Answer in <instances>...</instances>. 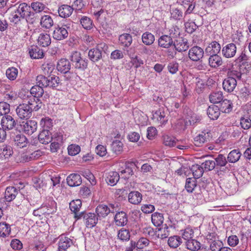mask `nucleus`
<instances>
[{"label": "nucleus", "instance_id": "obj_19", "mask_svg": "<svg viewBox=\"0 0 251 251\" xmlns=\"http://www.w3.org/2000/svg\"><path fill=\"white\" fill-rule=\"evenodd\" d=\"M237 85V80L235 79L226 78L223 82V87L225 91L230 93L233 91Z\"/></svg>", "mask_w": 251, "mask_h": 251}, {"label": "nucleus", "instance_id": "obj_57", "mask_svg": "<svg viewBox=\"0 0 251 251\" xmlns=\"http://www.w3.org/2000/svg\"><path fill=\"white\" fill-rule=\"evenodd\" d=\"M182 236L184 240H186V241H188V240L192 239L194 236V231L193 229L189 227L186 228L183 231Z\"/></svg>", "mask_w": 251, "mask_h": 251}, {"label": "nucleus", "instance_id": "obj_23", "mask_svg": "<svg viewBox=\"0 0 251 251\" xmlns=\"http://www.w3.org/2000/svg\"><path fill=\"white\" fill-rule=\"evenodd\" d=\"M67 182L70 186L75 187L80 185L81 184L82 180L79 175L73 174L67 177Z\"/></svg>", "mask_w": 251, "mask_h": 251}, {"label": "nucleus", "instance_id": "obj_29", "mask_svg": "<svg viewBox=\"0 0 251 251\" xmlns=\"http://www.w3.org/2000/svg\"><path fill=\"white\" fill-rule=\"evenodd\" d=\"M221 47L217 41L211 42L205 49L206 53L208 54H218L221 50Z\"/></svg>", "mask_w": 251, "mask_h": 251}, {"label": "nucleus", "instance_id": "obj_47", "mask_svg": "<svg viewBox=\"0 0 251 251\" xmlns=\"http://www.w3.org/2000/svg\"><path fill=\"white\" fill-rule=\"evenodd\" d=\"M11 232L10 226L6 223H0V236L6 237L8 236Z\"/></svg>", "mask_w": 251, "mask_h": 251}, {"label": "nucleus", "instance_id": "obj_37", "mask_svg": "<svg viewBox=\"0 0 251 251\" xmlns=\"http://www.w3.org/2000/svg\"><path fill=\"white\" fill-rule=\"evenodd\" d=\"M96 212L99 218H105L110 213V210L108 208V206L100 204L96 208Z\"/></svg>", "mask_w": 251, "mask_h": 251}, {"label": "nucleus", "instance_id": "obj_21", "mask_svg": "<svg viewBox=\"0 0 251 251\" xmlns=\"http://www.w3.org/2000/svg\"><path fill=\"white\" fill-rule=\"evenodd\" d=\"M208 55H209L208 64L211 68H216L222 65V58L220 56L218 55V54Z\"/></svg>", "mask_w": 251, "mask_h": 251}, {"label": "nucleus", "instance_id": "obj_18", "mask_svg": "<svg viewBox=\"0 0 251 251\" xmlns=\"http://www.w3.org/2000/svg\"><path fill=\"white\" fill-rule=\"evenodd\" d=\"M56 68L59 72L66 74L71 69V63L68 60L62 58L58 62Z\"/></svg>", "mask_w": 251, "mask_h": 251}, {"label": "nucleus", "instance_id": "obj_16", "mask_svg": "<svg viewBox=\"0 0 251 251\" xmlns=\"http://www.w3.org/2000/svg\"><path fill=\"white\" fill-rule=\"evenodd\" d=\"M37 128V123L34 120L27 121L23 125V129L24 131L28 134L31 135Z\"/></svg>", "mask_w": 251, "mask_h": 251}, {"label": "nucleus", "instance_id": "obj_55", "mask_svg": "<svg viewBox=\"0 0 251 251\" xmlns=\"http://www.w3.org/2000/svg\"><path fill=\"white\" fill-rule=\"evenodd\" d=\"M18 69L14 67L9 68L6 71V75L7 78L11 80H15L18 75Z\"/></svg>", "mask_w": 251, "mask_h": 251}, {"label": "nucleus", "instance_id": "obj_53", "mask_svg": "<svg viewBox=\"0 0 251 251\" xmlns=\"http://www.w3.org/2000/svg\"><path fill=\"white\" fill-rule=\"evenodd\" d=\"M49 87L56 88L60 84V80L58 76L56 75H49Z\"/></svg>", "mask_w": 251, "mask_h": 251}, {"label": "nucleus", "instance_id": "obj_33", "mask_svg": "<svg viewBox=\"0 0 251 251\" xmlns=\"http://www.w3.org/2000/svg\"><path fill=\"white\" fill-rule=\"evenodd\" d=\"M220 110L225 113H229L232 109V103L228 100L225 99L220 102Z\"/></svg>", "mask_w": 251, "mask_h": 251}, {"label": "nucleus", "instance_id": "obj_28", "mask_svg": "<svg viewBox=\"0 0 251 251\" xmlns=\"http://www.w3.org/2000/svg\"><path fill=\"white\" fill-rule=\"evenodd\" d=\"M14 144L17 147L20 148H23L26 146L27 144V139L26 137L23 134L18 133L13 136Z\"/></svg>", "mask_w": 251, "mask_h": 251}, {"label": "nucleus", "instance_id": "obj_40", "mask_svg": "<svg viewBox=\"0 0 251 251\" xmlns=\"http://www.w3.org/2000/svg\"><path fill=\"white\" fill-rule=\"evenodd\" d=\"M151 222L155 226H161L164 221L163 214L158 212H155L151 215Z\"/></svg>", "mask_w": 251, "mask_h": 251}, {"label": "nucleus", "instance_id": "obj_64", "mask_svg": "<svg viewBox=\"0 0 251 251\" xmlns=\"http://www.w3.org/2000/svg\"><path fill=\"white\" fill-rule=\"evenodd\" d=\"M55 66L51 63L44 64L42 65V70L45 75H50L54 70Z\"/></svg>", "mask_w": 251, "mask_h": 251}, {"label": "nucleus", "instance_id": "obj_10", "mask_svg": "<svg viewBox=\"0 0 251 251\" xmlns=\"http://www.w3.org/2000/svg\"><path fill=\"white\" fill-rule=\"evenodd\" d=\"M58 239V251H65L73 244V240L65 234L60 235Z\"/></svg>", "mask_w": 251, "mask_h": 251}, {"label": "nucleus", "instance_id": "obj_44", "mask_svg": "<svg viewBox=\"0 0 251 251\" xmlns=\"http://www.w3.org/2000/svg\"><path fill=\"white\" fill-rule=\"evenodd\" d=\"M223 99V93L221 91L213 92L209 95V100L213 103L220 102Z\"/></svg>", "mask_w": 251, "mask_h": 251}, {"label": "nucleus", "instance_id": "obj_48", "mask_svg": "<svg viewBox=\"0 0 251 251\" xmlns=\"http://www.w3.org/2000/svg\"><path fill=\"white\" fill-rule=\"evenodd\" d=\"M49 76L46 77L43 75H39L36 77L37 84L42 88L49 87Z\"/></svg>", "mask_w": 251, "mask_h": 251}, {"label": "nucleus", "instance_id": "obj_35", "mask_svg": "<svg viewBox=\"0 0 251 251\" xmlns=\"http://www.w3.org/2000/svg\"><path fill=\"white\" fill-rule=\"evenodd\" d=\"M153 119H156L161 124H164L167 121L166 113L163 108H159L152 114Z\"/></svg>", "mask_w": 251, "mask_h": 251}, {"label": "nucleus", "instance_id": "obj_13", "mask_svg": "<svg viewBox=\"0 0 251 251\" xmlns=\"http://www.w3.org/2000/svg\"><path fill=\"white\" fill-rule=\"evenodd\" d=\"M25 101L32 111H38L42 107L43 105L40 98L33 96H27V100Z\"/></svg>", "mask_w": 251, "mask_h": 251}, {"label": "nucleus", "instance_id": "obj_34", "mask_svg": "<svg viewBox=\"0 0 251 251\" xmlns=\"http://www.w3.org/2000/svg\"><path fill=\"white\" fill-rule=\"evenodd\" d=\"M38 43L43 47L49 46L51 43V38L49 34L47 33H41L38 39Z\"/></svg>", "mask_w": 251, "mask_h": 251}, {"label": "nucleus", "instance_id": "obj_51", "mask_svg": "<svg viewBox=\"0 0 251 251\" xmlns=\"http://www.w3.org/2000/svg\"><path fill=\"white\" fill-rule=\"evenodd\" d=\"M67 150L69 155L75 156L80 152L81 148L79 145L73 144L68 146Z\"/></svg>", "mask_w": 251, "mask_h": 251}, {"label": "nucleus", "instance_id": "obj_60", "mask_svg": "<svg viewBox=\"0 0 251 251\" xmlns=\"http://www.w3.org/2000/svg\"><path fill=\"white\" fill-rule=\"evenodd\" d=\"M215 161L213 160H207L201 164V166L205 172H208L213 170L215 168Z\"/></svg>", "mask_w": 251, "mask_h": 251}, {"label": "nucleus", "instance_id": "obj_46", "mask_svg": "<svg viewBox=\"0 0 251 251\" xmlns=\"http://www.w3.org/2000/svg\"><path fill=\"white\" fill-rule=\"evenodd\" d=\"M44 91L43 88L37 84L33 86L30 89L31 96L35 97L38 98H40L44 94Z\"/></svg>", "mask_w": 251, "mask_h": 251}, {"label": "nucleus", "instance_id": "obj_56", "mask_svg": "<svg viewBox=\"0 0 251 251\" xmlns=\"http://www.w3.org/2000/svg\"><path fill=\"white\" fill-rule=\"evenodd\" d=\"M163 143L166 146L173 147L176 144V139L173 136L165 135L163 136Z\"/></svg>", "mask_w": 251, "mask_h": 251}, {"label": "nucleus", "instance_id": "obj_9", "mask_svg": "<svg viewBox=\"0 0 251 251\" xmlns=\"http://www.w3.org/2000/svg\"><path fill=\"white\" fill-rule=\"evenodd\" d=\"M211 136L212 134L209 129H203L194 138L195 145L198 147L201 146L204 143L209 141Z\"/></svg>", "mask_w": 251, "mask_h": 251}, {"label": "nucleus", "instance_id": "obj_63", "mask_svg": "<svg viewBox=\"0 0 251 251\" xmlns=\"http://www.w3.org/2000/svg\"><path fill=\"white\" fill-rule=\"evenodd\" d=\"M136 244L137 248L142 249L149 246L150 241L146 238L142 237L136 242Z\"/></svg>", "mask_w": 251, "mask_h": 251}, {"label": "nucleus", "instance_id": "obj_20", "mask_svg": "<svg viewBox=\"0 0 251 251\" xmlns=\"http://www.w3.org/2000/svg\"><path fill=\"white\" fill-rule=\"evenodd\" d=\"M158 46L163 48L168 49L173 46L174 40L168 35H164L159 37L158 40Z\"/></svg>", "mask_w": 251, "mask_h": 251}, {"label": "nucleus", "instance_id": "obj_49", "mask_svg": "<svg viewBox=\"0 0 251 251\" xmlns=\"http://www.w3.org/2000/svg\"><path fill=\"white\" fill-rule=\"evenodd\" d=\"M201 244L196 240L191 239L186 242L187 248L191 251H197L200 249Z\"/></svg>", "mask_w": 251, "mask_h": 251}, {"label": "nucleus", "instance_id": "obj_24", "mask_svg": "<svg viewBox=\"0 0 251 251\" xmlns=\"http://www.w3.org/2000/svg\"><path fill=\"white\" fill-rule=\"evenodd\" d=\"M38 139L41 143L47 144L52 141V137L48 129H43L38 135Z\"/></svg>", "mask_w": 251, "mask_h": 251}, {"label": "nucleus", "instance_id": "obj_25", "mask_svg": "<svg viewBox=\"0 0 251 251\" xmlns=\"http://www.w3.org/2000/svg\"><path fill=\"white\" fill-rule=\"evenodd\" d=\"M219 107L215 105H211L208 107L207 110V114L209 118L213 120H216L220 115Z\"/></svg>", "mask_w": 251, "mask_h": 251}, {"label": "nucleus", "instance_id": "obj_6", "mask_svg": "<svg viewBox=\"0 0 251 251\" xmlns=\"http://www.w3.org/2000/svg\"><path fill=\"white\" fill-rule=\"evenodd\" d=\"M71 60L75 67L78 70L84 71L87 68V60L82 58L80 53L78 51L72 53Z\"/></svg>", "mask_w": 251, "mask_h": 251}, {"label": "nucleus", "instance_id": "obj_50", "mask_svg": "<svg viewBox=\"0 0 251 251\" xmlns=\"http://www.w3.org/2000/svg\"><path fill=\"white\" fill-rule=\"evenodd\" d=\"M80 22L84 28L89 30L93 28V21L90 18L83 16L81 18Z\"/></svg>", "mask_w": 251, "mask_h": 251}, {"label": "nucleus", "instance_id": "obj_39", "mask_svg": "<svg viewBox=\"0 0 251 251\" xmlns=\"http://www.w3.org/2000/svg\"><path fill=\"white\" fill-rule=\"evenodd\" d=\"M143 43L147 46L152 45L155 40L154 36L149 32H144L142 36Z\"/></svg>", "mask_w": 251, "mask_h": 251}, {"label": "nucleus", "instance_id": "obj_45", "mask_svg": "<svg viewBox=\"0 0 251 251\" xmlns=\"http://www.w3.org/2000/svg\"><path fill=\"white\" fill-rule=\"evenodd\" d=\"M112 151L116 154L119 155L121 153L123 149V143L119 140H114L111 144Z\"/></svg>", "mask_w": 251, "mask_h": 251}, {"label": "nucleus", "instance_id": "obj_12", "mask_svg": "<svg viewBox=\"0 0 251 251\" xmlns=\"http://www.w3.org/2000/svg\"><path fill=\"white\" fill-rule=\"evenodd\" d=\"M0 125L4 130L12 129L16 126V122L11 115H5L1 118Z\"/></svg>", "mask_w": 251, "mask_h": 251}, {"label": "nucleus", "instance_id": "obj_26", "mask_svg": "<svg viewBox=\"0 0 251 251\" xmlns=\"http://www.w3.org/2000/svg\"><path fill=\"white\" fill-rule=\"evenodd\" d=\"M200 120L199 117L196 114L193 113H190V115H188L186 118V121L184 122L185 126L180 128L179 129L184 130L186 128V126L194 125L196 123L199 122Z\"/></svg>", "mask_w": 251, "mask_h": 251}, {"label": "nucleus", "instance_id": "obj_8", "mask_svg": "<svg viewBox=\"0 0 251 251\" xmlns=\"http://www.w3.org/2000/svg\"><path fill=\"white\" fill-rule=\"evenodd\" d=\"M204 55L203 49L198 46L191 48L188 51V57L192 61L198 62L201 60Z\"/></svg>", "mask_w": 251, "mask_h": 251}, {"label": "nucleus", "instance_id": "obj_52", "mask_svg": "<svg viewBox=\"0 0 251 251\" xmlns=\"http://www.w3.org/2000/svg\"><path fill=\"white\" fill-rule=\"evenodd\" d=\"M13 153L12 147L10 146L3 145L0 149V156L9 157Z\"/></svg>", "mask_w": 251, "mask_h": 251}, {"label": "nucleus", "instance_id": "obj_11", "mask_svg": "<svg viewBox=\"0 0 251 251\" xmlns=\"http://www.w3.org/2000/svg\"><path fill=\"white\" fill-rule=\"evenodd\" d=\"M237 52V47L233 43H229L223 46L222 54L226 58L233 57Z\"/></svg>", "mask_w": 251, "mask_h": 251}, {"label": "nucleus", "instance_id": "obj_43", "mask_svg": "<svg viewBox=\"0 0 251 251\" xmlns=\"http://www.w3.org/2000/svg\"><path fill=\"white\" fill-rule=\"evenodd\" d=\"M30 6L33 11L37 13H41L43 11H45V10L47 9L46 6L43 3L39 1L31 2Z\"/></svg>", "mask_w": 251, "mask_h": 251}, {"label": "nucleus", "instance_id": "obj_32", "mask_svg": "<svg viewBox=\"0 0 251 251\" xmlns=\"http://www.w3.org/2000/svg\"><path fill=\"white\" fill-rule=\"evenodd\" d=\"M18 194L16 188L13 186L6 188L5 191V199L7 201H11L13 200Z\"/></svg>", "mask_w": 251, "mask_h": 251}, {"label": "nucleus", "instance_id": "obj_3", "mask_svg": "<svg viewBox=\"0 0 251 251\" xmlns=\"http://www.w3.org/2000/svg\"><path fill=\"white\" fill-rule=\"evenodd\" d=\"M107 49V45L104 43H100L97 46L91 49L88 52L90 59L93 62H96L102 58V53L105 52Z\"/></svg>", "mask_w": 251, "mask_h": 251}, {"label": "nucleus", "instance_id": "obj_14", "mask_svg": "<svg viewBox=\"0 0 251 251\" xmlns=\"http://www.w3.org/2000/svg\"><path fill=\"white\" fill-rule=\"evenodd\" d=\"M114 221L117 226H124L126 225L128 221L126 213L124 211L117 212L114 217Z\"/></svg>", "mask_w": 251, "mask_h": 251}, {"label": "nucleus", "instance_id": "obj_42", "mask_svg": "<svg viewBox=\"0 0 251 251\" xmlns=\"http://www.w3.org/2000/svg\"><path fill=\"white\" fill-rule=\"evenodd\" d=\"M182 243L180 237L178 236H173L169 237L168 240V244L170 248L176 249Z\"/></svg>", "mask_w": 251, "mask_h": 251}, {"label": "nucleus", "instance_id": "obj_1", "mask_svg": "<svg viewBox=\"0 0 251 251\" xmlns=\"http://www.w3.org/2000/svg\"><path fill=\"white\" fill-rule=\"evenodd\" d=\"M13 10L9 18L11 22L15 24L21 21V19H25L28 13L31 10L30 5L25 2L21 3L18 6L15 5L13 7Z\"/></svg>", "mask_w": 251, "mask_h": 251}, {"label": "nucleus", "instance_id": "obj_36", "mask_svg": "<svg viewBox=\"0 0 251 251\" xmlns=\"http://www.w3.org/2000/svg\"><path fill=\"white\" fill-rule=\"evenodd\" d=\"M120 45L125 47H128L132 42V36L127 33H124L121 35L119 38Z\"/></svg>", "mask_w": 251, "mask_h": 251}, {"label": "nucleus", "instance_id": "obj_62", "mask_svg": "<svg viewBox=\"0 0 251 251\" xmlns=\"http://www.w3.org/2000/svg\"><path fill=\"white\" fill-rule=\"evenodd\" d=\"M240 125L244 129H248L251 127V120L248 117H243L240 119Z\"/></svg>", "mask_w": 251, "mask_h": 251}, {"label": "nucleus", "instance_id": "obj_5", "mask_svg": "<svg viewBox=\"0 0 251 251\" xmlns=\"http://www.w3.org/2000/svg\"><path fill=\"white\" fill-rule=\"evenodd\" d=\"M70 28V24H63L61 26L57 25L54 27L52 33L53 39L56 40H62L66 39L68 36V30Z\"/></svg>", "mask_w": 251, "mask_h": 251}, {"label": "nucleus", "instance_id": "obj_27", "mask_svg": "<svg viewBox=\"0 0 251 251\" xmlns=\"http://www.w3.org/2000/svg\"><path fill=\"white\" fill-rule=\"evenodd\" d=\"M40 24L42 27L49 29L53 25V21L49 15H44L41 17Z\"/></svg>", "mask_w": 251, "mask_h": 251}, {"label": "nucleus", "instance_id": "obj_58", "mask_svg": "<svg viewBox=\"0 0 251 251\" xmlns=\"http://www.w3.org/2000/svg\"><path fill=\"white\" fill-rule=\"evenodd\" d=\"M40 125L44 127V129L49 130L52 126V120L49 117L42 118L40 121Z\"/></svg>", "mask_w": 251, "mask_h": 251}, {"label": "nucleus", "instance_id": "obj_2", "mask_svg": "<svg viewBox=\"0 0 251 251\" xmlns=\"http://www.w3.org/2000/svg\"><path fill=\"white\" fill-rule=\"evenodd\" d=\"M185 189L187 192L192 193L194 191L195 196L197 199L201 200L203 199L202 193L204 191V188H201L197 184V180L195 178H188L185 183Z\"/></svg>", "mask_w": 251, "mask_h": 251}, {"label": "nucleus", "instance_id": "obj_17", "mask_svg": "<svg viewBox=\"0 0 251 251\" xmlns=\"http://www.w3.org/2000/svg\"><path fill=\"white\" fill-rule=\"evenodd\" d=\"M173 46L175 47L176 50L179 52L185 51L189 48V44L187 39L182 38L175 40Z\"/></svg>", "mask_w": 251, "mask_h": 251}, {"label": "nucleus", "instance_id": "obj_59", "mask_svg": "<svg viewBox=\"0 0 251 251\" xmlns=\"http://www.w3.org/2000/svg\"><path fill=\"white\" fill-rule=\"evenodd\" d=\"M25 19L28 23L33 24L39 20V16L37 13L30 10Z\"/></svg>", "mask_w": 251, "mask_h": 251}, {"label": "nucleus", "instance_id": "obj_30", "mask_svg": "<svg viewBox=\"0 0 251 251\" xmlns=\"http://www.w3.org/2000/svg\"><path fill=\"white\" fill-rule=\"evenodd\" d=\"M120 179V175L116 172H110L108 173L105 179L107 184L111 186L115 185Z\"/></svg>", "mask_w": 251, "mask_h": 251}, {"label": "nucleus", "instance_id": "obj_7", "mask_svg": "<svg viewBox=\"0 0 251 251\" xmlns=\"http://www.w3.org/2000/svg\"><path fill=\"white\" fill-rule=\"evenodd\" d=\"M16 112L19 118L26 120L31 117L32 112L28 104H26V101L17 106Z\"/></svg>", "mask_w": 251, "mask_h": 251}, {"label": "nucleus", "instance_id": "obj_38", "mask_svg": "<svg viewBox=\"0 0 251 251\" xmlns=\"http://www.w3.org/2000/svg\"><path fill=\"white\" fill-rule=\"evenodd\" d=\"M81 206V201L80 200L77 199L72 201L70 203V208L71 210L75 213V218L77 219L76 217V215H79L80 213H78Z\"/></svg>", "mask_w": 251, "mask_h": 251}, {"label": "nucleus", "instance_id": "obj_15", "mask_svg": "<svg viewBox=\"0 0 251 251\" xmlns=\"http://www.w3.org/2000/svg\"><path fill=\"white\" fill-rule=\"evenodd\" d=\"M28 53L32 59H40L44 57V53L43 50L37 46H31L28 49Z\"/></svg>", "mask_w": 251, "mask_h": 251}, {"label": "nucleus", "instance_id": "obj_31", "mask_svg": "<svg viewBox=\"0 0 251 251\" xmlns=\"http://www.w3.org/2000/svg\"><path fill=\"white\" fill-rule=\"evenodd\" d=\"M128 199L130 203L133 204H138L142 201V195L138 191H132L129 193Z\"/></svg>", "mask_w": 251, "mask_h": 251}, {"label": "nucleus", "instance_id": "obj_54", "mask_svg": "<svg viewBox=\"0 0 251 251\" xmlns=\"http://www.w3.org/2000/svg\"><path fill=\"white\" fill-rule=\"evenodd\" d=\"M130 232L127 229L122 228L118 232V237L122 241H128L130 239Z\"/></svg>", "mask_w": 251, "mask_h": 251}, {"label": "nucleus", "instance_id": "obj_4", "mask_svg": "<svg viewBox=\"0 0 251 251\" xmlns=\"http://www.w3.org/2000/svg\"><path fill=\"white\" fill-rule=\"evenodd\" d=\"M76 217H77V220L83 219L86 226L90 228L95 226L98 221V217L91 212H81L79 215H76Z\"/></svg>", "mask_w": 251, "mask_h": 251}, {"label": "nucleus", "instance_id": "obj_61", "mask_svg": "<svg viewBox=\"0 0 251 251\" xmlns=\"http://www.w3.org/2000/svg\"><path fill=\"white\" fill-rule=\"evenodd\" d=\"M242 73L237 70H229L227 74V78L240 80L242 77Z\"/></svg>", "mask_w": 251, "mask_h": 251}, {"label": "nucleus", "instance_id": "obj_41", "mask_svg": "<svg viewBox=\"0 0 251 251\" xmlns=\"http://www.w3.org/2000/svg\"><path fill=\"white\" fill-rule=\"evenodd\" d=\"M191 170L193 173L194 178L196 179L199 178L202 176L203 172H204L201 165H199L198 164L192 165Z\"/></svg>", "mask_w": 251, "mask_h": 251}, {"label": "nucleus", "instance_id": "obj_22", "mask_svg": "<svg viewBox=\"0 0 251 251\" xmlns=\"http://www.w3.org/2000/svg\"><path fill=\"white\" fill-rule=\"evenodd\" d=\"M73 11L74 9L73 7L67 4H63L58 8V13L59 16L62 18H66L70 17L72 15Z\"/></svg>", "mask_w": 251, "mask_h": 251}]
</instances>
